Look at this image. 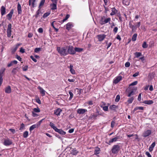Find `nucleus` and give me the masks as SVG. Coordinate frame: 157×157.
I'll list each match as a JSON object with an SVG mask.
<instances>
[{
  "instance_id": "nucleus-56",
  "label": "nucleus",
  "mask_w": 157,
  "mask_h": 157,
  "mask_svg": "<svg viewBox=\"0 0 157 157\" xmlns=\"http://www.w3.org/2000/svg\"><path fill=\"white\" fill-rule=\"evenodd\" d=\"M12 25L10 23L8 25V28L7 30H11Z\"/></svg>"
},
{
  "instance_id": "nucleus-6",
  "label": "nucleus",
  "mask_w": 157,
  "mask_h": 157,
  "mask_svg": "<svg viewBox=\"0 0 157 157\" xmlns=\"http://www.w3.org/2000/svg\"><path fill=\"white\" fill-rule=\"evenodd\" d=\"M151 133V131L150 130H147L144 131L143 133L142 136L144 137H146L149 136Z\"/></svg>"
},
{
  "instance_id": "nucleus-1",
  "label": "nucleus",
  "mask_w": 157,
  "mask_h": 157,
  "mask_svg": "<svg viewBox=\"0 0 157 157\" xmlns=\"http://www.w3.org/2000/svg\"><path fill=\"white\" fill-rule=\"evenodd\" d=\"M67 46L61 48L57 47V50L58 53L62 56H66L67 55Z\"/></svg>"
},
{
  "instance_id": "nucleus-17",
  "label": "nucleus",
  "mask_w": 157,
  "mask_h": 157,
  "mask_svg": "<svg viewBox=\"0 0 157 157\" xmlns=\"http://www.w3.org/2000/svg\"><path fill=\"white\" fill-rule=\"evenodd\" d=\"M21 44H17L15 45L14 48H13L12 49L11 52L12 54H14L15 52L17 50L19 46Z\"/></svg>"
},
{
  "instance_id": "nucleus-28",
  "label": "nucleus",
  "mask_w": 157,
  "mask_h": 157,
  "mask_svg": "<svg viewBox=\"0 0 157 157\" xmlns=\"http://www.w3.org/2000/svg\"><path fill=\"white\" fill-rule=\"evenodd\" d=\"M73 66L71 64L69 67V68L70 69V71L71 74H75V70L73 69Z\"/></svg>"
},
{
  "instance_id": "nucleus-47",
  "label": "nucleus",
  "mask_w": 157,
  "mask_h": 157,
  "mask_svg": "<svg viewBox=\"0 0 157 157\" xmlns=\"http://www.w3.org/2000/svg\"><path fill=\"white\" fill-rule=\"evenodd\" d=\"M142 47L143 48H146L148 47V45L147 44L146 42H144L142 45Z\"/></svg>"
},
{
  "instance_id": "nucleus-2",
  "label": "nucleus",
  "mask_w": 157,
  "mask_h": 157,
  "mask_svg": "<svg viewBox=\"0 0 157 157\" xmlns=\"http://www.w3.org/2000/svg\"><path fill=\"white\" fill-rule=\"evenodd\" d=\"M111 21V18L110 17L105 18V17L103 16L101 17L99 21V23L101 25H103L105 24L109 23V24H110V21Z\"/></svg>"
},
{
  "instance_id": "nucleus-41",
  "label": "nucleus",
  "mask_w": 157,
  "mask_h": 157,
  "mask_svg": "<svg viewBox=\"0 0 157 157\" xmlns=\"http://www.w3.org/2000/svg\"><path fill=\"white\" fill-rule=\"evenodd\" d=\"M11 30H7V36L8 37H10L11 36Z\"/></svg>"
},
{
  "instance_id": "nucleus-33",
  "label": "nucleus",
  "mask_w": 157,
  "mask_h": 157,
  "mask_svg": "<svg viewBox=\"0 0 157 157\" xmlns=\"http://www.w3.org/2000/svg\"><path fill=\"white\" fill-rule=\"evenodd\" d=\"M49 125L55 130L57 128L55 126V124L52 122H50Z\"/></svg>"
},
{
  "instance_id": "nucleus-22",
  "label": "nucleus",
  "mask_w": 157,
  "mask_h": 157,
  "mask_svg": "<svg viewBox=\"0 0 157 157\" xmlns=\"http://www.w3.org/2000/svg\"><path fill=\"white\" fill-rule=\"evenodd\" d=\"M62 111L61 109L60 108H58L54 111V114L57 116H59L60 112Z\"/></svg>"
},
{
  "instance_id": "nucleus-58",
  "label": "nucleus",
  "mask_w": 157,
  "mask_h": 157,
  "mask_svg": "<svg viewBox=\"0 0 157 157\" xmlns=\"http://www.w3.org/2000/svg\"><path fill=\"white\" fill-rule=\"evenodd\" d=\"M41 50V48H36L34 50V51L36 52H38Z\"/></svg>"
},
{
  "instance_id": "nucleus-4",
  "label": "nucleus",
  "mask_w": 157,
  "mask_h": 157,
  "mask_svg": "<svg viewBox=\"0 0 157 157\" xmlns=\"http://www.w3.org/2000/svg\"><path fill=\"white\" fill-rule=\"evenodd\" d=\"M67 55L68 54L71 55H74L75 54V48L74 49L72 46L70 45L68 47L67 46Z\"/></svg>"
},
{
  "instance_id": "nucleus-54",
  "label": "nucleus",
  "mask_w": 157,
  "mask_h": 157,
  "mask_svg": "<svg viewBox=\"0 0 157 157\" xmlns=\"http://www.w3.org/2000/svg\"><path fill=\"white\" fill-rule=\"evenodd\" d=\"M28 66H25L24 67H22V70L24 71H26L28 69Z\"/></svg>"
},
{
  "instance_id": "nucleus-40",
  "label": "nucleus",
  "mask_w": 157,
  "mask_h": 157,
  "mask_svg": "<svg viewBox=\"0 0 157 157\" xmlns=\"http://www.w3.org/2000/svg\"><path fill=\"white\" fill-rule=\"evenodd\" d=\"M50 13H51L50 11H49L48 12L44 13L43 15V17L44 18L46 17L50 14Z\"/></svg>"
},
{
  "instance_id": "nucleus-13",
  "label": "nucleus",
  "mask_w": 157,
  "mask_h": 157,
  "mask_svg": "<svg viewBox=\"0 0 157 157\" xmlns=\"http://www.w3.org/2000/svg\"><path fill=\"white\" fill-rule=\"evenodd\" d=\"M73 26V24L72 22H70L67 23L65 27L67 30H69Z\"/></svg>"
},
{
  "instance_id": "nucleus-18",
  "label": "nucleus",
  "mask_w": 157,
  "mask_h": 157,
  "mask_svg": "<svg viewBox=\"0 0 157 157\" xmlns=\"http://www.w3.org/2000/svg\"><path fill=\"white\" fill-rule=\"evenodd\" d=\"M38 88L39 90H40V93L42 94V96H44L45 94V91L40 86H39Z\"/></svg>"
},
{
  "instance_id": "nucleus-11",
  "label": "nucleus",
  "mask_w": 157,
  "mask_h": 157,
  "mask_svg": "<svg viewBox=\"0 0 157 157\" xmlns=\"http://www.w3.org/2000/svg\"><path fill=\"white\" fill-rule=\"evenodd\" d=\"M12 144V141L9 139L5 140L4 142V144L6 146L10 145Z\"/></svg>"
},
{
  "instance_id": "nucleus-3",
  "label": "nucleus",
  "mask_w": 157,
  "mask_h": 157,
  "mask_svg": "<svg viewBox=\"0 0 157 157\" xmlns=\"http://www.w3.org/2000/svg\"><path fill=\"white\" fill-rule=\"evenodd\" d=\"M120 146L118 144L114 145L111 149V151L113 154H117L120 150Z\"/></svg>"
},
{
  "instance_id": "nucleus-20",
  "label": "nucleus",
  "mask_w": 157,
  "mask_h": 157,
  "mask_svg": "<svg viewBox=\"0 0 157 157\" xmlns=\"http://www.w3.org/2000/svg\"><path fill=\"white\" fill-rule=\"evenodd\" d=\"M154 103L153 101L152 100H145L144 101L143 103L148 105H150Z\"/></svg>"
},
{
  "instance_id": "nucleus-51",
  "label": "nucleus",
  "mask_w": 157,
  "mask_h": 157,
  "mask_svg": "<svg viewBox=\"0 0 157 157\" xmlns=\"http://www.w3.org/2000/svg\"><path fill=\"white\" fill-rule=\"evenodd\" d=\"M69 93L70 95V97L69 98V100H71L72 98L73 97V94L71 91H69Z\"/></svg>"
},
{
  "instance_id": "nucleus-36",
  "label": "nucleus",
  "mask_w": 157,
  "mask_h": 157,
  "mask_svg": "<svg viewBox=\"0 0 157 157\" xmlns=\"http://www.w3.org/2000/svg\"><path fill=\"white\" fill-rule=\"evenodd\" d=\"M134 55L136 58H138L142 55V53L140 52H136L134 53Z\"/></svg>"
},
{
  "instance_id": "nucleus-43",
  "label": "nucleus",
  "mask_w": 157,
  "mask_h": 157,
  "mask_svg": "<svg viewBox=\"0 0 157 157\" xmlns=\"http://www.w3.org/2000/svg\"><path fill=\"white\" fill-rule=\"evenodd\" d=\"M101 107L105 111H108V106H101Z\"/></svg>"
},
{
  "instance_id": "nucleus-14",
  "label": "nucleus",
  "mask_w": 157,
  "mask_h": 157,
  "mask_svg": "<svg viewBox=\"0 0 157 157\" xmlns=\"http://www.w3.org/2000/svg\"><path fill=\"white\" fill-rule=\"evenodd\" d=\"M13 13V10L12 9L10 10V12L6 16L7 17V19H8V20L10 21L11 19L12 15Z\"/></svg>"
},
{
  "instance_id": "nucleus-53",
  "label": "nucleus",
  "mask_w": 157,
  "mask_h": 157,
  "mask_svg": "<svg viewBox=\"0 0 157 157\" xmlns=\"http://www.w3.org/2000/svg\"><path fill=\"white\" fill-rule=\"evenodd\" d=\"M137 29V28H136L135 25H134L132 28V31L133 32H135Z\"/></svg>"
},
{
  "instance_id": "nucleus-63",
  "label": "nucleus",
  "mask_w": 157,
  "mask_h": 157,
  "mask_svg": "<svg viewBox=\"0 0 157 157\" xmlns=\"http://www.w3.org/2000/svg\"><path fill=\"white\" fill-rule=\"evenodd\" d=\"M115 122L114 121H113L111 122V127L113 128L114 127Z\"/></svg>"
},
{
  "instance_id": "nucleus-44",
  "label": "nucleus",
  "mask_w": 157,
  "mask_h": 157,
  "mask_svg": "<svg viewBox=\"0 0 157 157\" xmlns=\"http://www.w3.org/2000/svg\"><path fill=\"white\" fill-rule=\"evenodd\" d=\"M35 1L36 0H29V6H30L31 5V4H30V1H32V6L33 7H34L35 6H34V2H35Z\"/></svg>"
},
{
  "instance_id": "nucleus-39",
  "label": "nucleus",
  "mask_w": 157,
  "mask_h": 157,
  "mask_svg": "<svg viewBox=\"0 0 157 157\" xmlns=\"http://www.w3.org/2000/svg\"><path fill=\"white\" fill-rule=\"evenodd\" d=\"M18 68V67H17L13 68V69L12 73L13 74L15 75L16 74L17 72L18 71L17 70V69Z\"/></svg>"
},
{
  "instance_id": "nucleus-64",
  "label": "nucleus",
  "mask_w": 157,
  "mask_h": 157,
  "mask_svg": "<svg viewBox=\"0 0 157 157\" xmlns=\"http://www.w3.org/2000/svg\"><path fill=\"white\" fill-rule=\"evenodd\" d=\"M145 154L148 157H151V155L150 154L149 152L146 151V152Z\"/></svg>"
},
{
  "instance_id": "nucleus-9",
  "label": "nucleus",
  "mask_w": 157,
  "mask_h": 157,
  "mask_svg": "<svg viewBox=\"0 0 157 157\" xmlns=\"http://www.w3.org/2000/svg\"><path fill=\"white\" fill-rule=\"evenodd\" d=\"M106 36V35L104 34H99L97 36V38L99 41H101L104 40Z\"/></svg>"
},
{
  "instance_id": "nucleus-48",
  "label": "nucleus",
  "mask_w": 157,
  "mask_h": 157,
  "mask_svg": "<svg viewBox=\"0 0 157 157\" xmlns=\"http://www.w3.org/2000/svg\"><path fill=\"white\" fill-rule=\"evenodd\" d=\"M120 99V97L119 95H117L116 96V98L115 99V101L116 102H118L119 101Z\"/></svg>"
},
{
  "instance_id": "nucleus-23",
  "label": "nucleus",
  "mask_w": 157,
  "mask_h": 157,
  "mask_svg": "<svg viewBox=\"0 0 157 157\" xmlns=\"http://www.w3.org/2000/svg\"><path fill=\"white\" fill-rule=\"evenodd\" d=\"M17 10L18 14H21L22 12V10L21 5L19 3L17 5Z\"/></svg>"
},
{
  "instance_id": "nucleus-49",
  "label": "nucleus",
  "mask_w": 157,
  "mask_h": 157,
  "mask_svg": "<svg viewBox=\"0 0 157 157\" xmlns=\"http://www.w3.org/2000/svg\"><path fill=\"white\" fill-rule=\"evenodd\" d=\"M86 103L90 105H91L93 104V101L91 100L87 102Z\"/></svg>"
},
{
  "instance_id": "nucleus-30",
  "label": "nucleus",
  "mask_w": 157,
  "mask_h": 157,
  "mask_svg": "<svg viewBox=\"0 0 157 157\" xmlns=\"http://www.w3.org/2000/svg\"><path fill=\"white\" fill-rule=\"evenodd\" d=\"M75 53H76V52H81L83 51V49L82 48H80L77 47H75Z\"/></svg>"
},
{
  "instance_id": "nucleus-32",
  "label": "nucleus",
  "mask_w": 157,
  "mask_h": 157,
  "mask_svg": "<svg viewBox=\"0 0 157 157\" xmlns=\"http://www.w3.org/2000/svg\"><path fill=\"white\" fill-rule=\"evenodd\" d=\"M143 110L144 109V107H135L133 110V112H134L136 110Z\"/></svg>"
},
{
  "instance_id": "nucleus-60",
  "label": "nucleus",
  "mask_w": 157,
  "mask_h": 157,
  "mask_svg": "<svg viewBox=\"0 0 157 157\" xmlns=\"http://www.w3.org/2000/svg\"><path fill=\"white\" fill-rule=\"evenodd\" d=\"M24 127V124H23V123H22L21 124V126L19 128V130H21Z\"/></svg>"
},
{
  "instance_id": "nucleus-15",
  "label": "nucleus",
  "mask_w": 157,
  "mask_h": 157,
  "mask_svg": "<svg viewBox=\"0 0 157 157\" xmlns=\"http://www.w3.org/2000/svg\"><path fill=\"white\" fill-rule=\"evenodd\" d=\"M56 132L59 133V134L62 135H64L66 134V132L64 131L63 130L61 129H59L58 128H56V129L55 130Z\"/></svg>"
},
{
  "instance_id": "nucleus-45",
  "label": "nucleus",
  "mask_w": 157,
  "mask_h": 157,
  "mask_svg": "<svg viewBox=\"0 0 157 157\" xmlns=\"http://www.w3.org/2000/svg\"><path fill=\"white\" fill-rule=\"evenodd\" d=\"M29 132L27 131H25L23 133V137L25 138H26L28 136Z\"/></svg>"
},
{
  "instance_id": "nucleus-5",
  "label": "nucleus",
  "mask_w": 157,
  "mask_h": 157,
  "mask_svg": "<svg viewBox=\"0 0 157 157\" xmlns=\"http://www.w3.org/2000/svg\"><path fill=\"white\" fill-rule=\"evenodd\" d=\"M6 69L2 68L0 70V86H1L3 81L2 77Z\"/></svg>"
},
{
  "instance_id": "nucleus-62",
  "label": "nucleus",
  "mask_w": 157,
  "mask_h": 157,
  "mask_svg": "<svg viewBox=\"0 0 157 157\" xmlns=\"http://www.w3.org/2000/svg\"><path fill=\"white\" fill-rule=\"evenodd\" d=\"M16 58L19 61H21L22 60V59L20 56L17 55L16 56Z\"/></svg>"
},
{
  "instance_id": "nucleus-57",
  "label": "nucleus",
  "mask_w": 157,
  "mask_h": 157,
  "mask_svg": "<svg viewBox=\"0 0 157 157\" xmlns=\"http://www.w3.org/2000/svg\"><path fill=\"white\" fill-rule=\"evenodd\" d=\"M130 64L129 62H127L125 64V66L126 67H128L130 66Z\"/></svg>"
},
{
  "instance_id": "nucleus-55",
  "label": "nucleus",
  "mask_w": 157,
  "mask_h": 157,
  "mask_svg": "<svg viewBox=\"0 0 157 157\" xmlns=\"http://www.w3.org/2000/svg\"><path fill=\"white\" fill-rule=\"evenodd\" d=\"M100 149L95 150L94 151V154L97 155L99 153Z\"/></svg>"
},
{
  "instance_id": "nucleus-7",
  "label": "nucleus",
  "mask_w": 157,
  "mask_h": 157,
  "mask_svg": "<svg viewBox=\"0 0 157 157\" xmlns=\"http://www.w3.org/2000/svg\"><path fill=\"white\" fill-rule=\"evenodd\" d=\"M119 136H117L112 139H110L108 143L106 142V143L109 145H110L111 144L113 143V142L117 141L119 139Z\"/></svg>"
},
{
  "instance_id": "nucleus-27",
  "label": "nucleus",
  "mask_w": 157,
  "mask_h": 157,
  "mask_svg": "<svg viewBox=\"0 0 157 157\" xmlns=\"http://www.w3.org/2000/svg\"><path fill=\"white\" fill-rule=\"evenodd\" d=\"M40 9H41L39 8L38 10L36 12V14L34 16L36 18H37L39 16L40 14L41 13Z\"/></svg>"
},
{
  "instance_id": "nucleus-34",
  "label": "nucleus",
  "mask_w": 157,
  "mask_h": 157,
  "mask_svg": "<svg viewBox=\"0 0 157 157\" xmlns=\"http://www.w3.org/2000/svg\"><path fill=\"white\" fill-rule=\"evenodd\" d=\"M117 107V106L116 105H113L109 106V109L112 110H115Z\"/></svg>"
},
{
  "instance_id": "nucleus-19",
  "label": "nucleus",
  "mask_w": 157,
  "mask_h": 157,
  "mask_svg": "<svg viewBox=\"0 0 157 157\" xmlns=\"http://www.w3.org/2000/svg\"><path fill=\"white\" fill-rule=\"evenodd\" d=\"M111 11L112 12L110 14V15L111 16H113L115 14L118 12V10H117L114 7L112 8Z\"/></svg>"
},
{
  "instance_id": "nucleus-46",
  "label": "nucleus",
  "mask_w": 157,
  "mask_h": 157,
  "mask_svg": "<svg viewBox=\"0 0 157 157\" xmlns=\"http://www.w3.org/2000/svg\"><path fill=\"white\" fill-rule=\"evenodd\" d=\"M34 112L39 113L40 110L38 108H35L33 109V111Z\"/></svg>"
},
{
  "instance_id": "nucleus-10",
  "label": "nucleus",
  "mask_w": 157,
  "mask_h": 157,
  "mask_svg": "<svg viewBox=\"0 0 157 157\" xmlns=\"http://www.w3.org/2000/svg\"><path fill=\"white\" fill-rule=\"evenodd\" d=\"M87 109H77V113L79 114H83L87 112Z\"/></svg>"
},
{
  "instance_id": "nucleus-24",
  "label": "nucleus",
  "mask_w": 157,
  "mask_h": 157,
  "mask_svg": "<svg viewBox=\"0 0 157 157\" xmlns=\"http://www.w3.org/2000/svg\"><path fill=\"white\" fill-rule=\"evenodd\" d=\"M11 90L10 86H8L6 87L5 90V92L6 93L9 94L11 92Z\"/></svg>"
},
{
  "instance_id": "nucleus-21",
  "label": "nucleus",
  "mask_w": 157,
  "mask_h": 157,
  "mask_svg": "<svg viewBox=\"0 0 157 157\" xmlns=\"http://www.w3.org/2000/svg\"><path fill=\"white\" fill-rule=\"evenodd\" d=\"M78 153V151L76 148H73L71 151V154L73 155H76Z\"/></svg>"
},
{
  "instance_id": "nucleus-26",
  "label": "nucleus",
  "mask_w": 157,
  "mask_h": 157,
  "mask_svg": "<svg viewBox=\"0 0 157 157\" xmlns=\"http://www.w3.org/2000/svg\"><path fill=\"white\" fill-rule=\"evenodd\" d=\"M155 142H154L150 146L149 148V151L151 152L153 151V149L155 147Z\"/></svg>"
},
{
  "instance_id": "nucleus-16",
  "label": "nucleus",
  "mask_w": 157,
  "mask_h": 157,
  "mask_svg": "<svg viewBox=\"0 0 157 157\" xmlns=\"http://www.w3.org/2000/svg\"><path fill=\"white\" fill-rule=\"evenodd\" d=\"M6 8L4 6H1L0 10L1 14L2 16L6 14Z\"/></svg>"
},
{
  "instance_id": "nucleus-35",
  "label": "nucleus",
  "mask_w": 157,
  "mask_h": 157,
  "mask_svg": "<svg viewBox=\"0 0 157 157\" xmlns=\"http://www.w3.org/2000/svg\"><path fill=\"white\" fill-rule=\"evenodd\" d=\"M137 34L136 33L134 34L132 36V40L133 41H136V40Z\"/></svg>"
},
{
  "instance_id": "nucleus-29",
  "label": "nucleus",
  "mask_w": 157,
  "mask_h": 157,
  "mask_svg": "<svg viewBox=\"0 0 157 157\" xmlns=\"http://www.w3.org/2000/svg\"><path fill=\"white\" fill-rule=\"evenodd\" d=\"M122 3L125 5L128 6L130 3V0H122Z\"/></svg>"
},
{
  "instance_id": "nucleus-12",
  "label": "nucleus",
  "mask_w": 157,
  "mask_h": 157,
  "mask_svg": "<svg viewBox=\"0 0 157 157\" xmlns=\"http://www.w3.org/2000/svg\"><path fill=\"white\" fill-rule=\"evenodd\" d=\"M122 79V77L121 76H118L115 78L113 81V83L115 84L117 83L120 82Z\"/></svg>"
},
{
  "instance_id": "nucleus-52",
  "label": "nucleus",
  "mask_w": 157,
  "mask_h": 157,
  "mask_svg": "<svg viewBox=\"0 0 157 157\" xmlns=\"http://www.w3.org/2000/svg\"><path fill=\"white\" fill-rule=\"evenodd\" d=\"M138 83V82L137 81H135L129 85V86H134L136 85Z\"/></svg>"
},
{
  "instance_id": "nucleus-38",
  "label": "nucleus",
  "mask_w": 157,
  "mask_h": 157,
  "mask_svg": "<svg viewBox=\"0 0 157 157\" xmlns=\"http://www.w3.org/2000/svg\"><path fill=\"white\" fill-rule=\"evenodd\" d=\"M45 2V0H41L39 6L38 8L41 9V6H43L44 3Z\"/></svg>"
},
{
  "instance_id": "nucleus-42",
  "label": "nucleus",
  "mask_w": 157,
  "mask_h": 157,
  "mask_svg": "<svg viewBox=\"0 0 157 157\" xmlns=\"http://www.w3.org/2000/svg\"><path fill=\"white\" fill-rule=\"evenodd\" d=\"M37 128L35 124H33L29 128V130L30 131H31L33 130L34 128Z\"/></svg>"
},
{
  "instance_id": "nucleus-50",
  "label": "nucleus",
  "mask_w": 157,
  "mask_h": 157,
  "mask_svg": "<svg viewBox=\"0 0 157 157\" xmlns=\"http://www.w3.org/2000/svg\"><path fill=\"white\" fill-rule=\"evenodd\" d=\"M70 16V15L69 14H67L66 15L65 18L63 19V22H64L66 21L69 17Z\"/></svg>"
},
{
  "instance_id": "nucleus-25",
  "label": "nucleus",
  "mask_w": 157,
  "mask_h": 157,
  "mask_svg": "<svg viewBox=\"0 0 157 157\" xmlns=\"http://www.w3.org/2000/svg\"><path fill=\"white\" fill-rule=\"evenodd\" d=\"M135 98L134 96H132L131 97L129 98L127 101V102L128 104L132 103Z\"/></svg>"
},
{
  "instance_id": "nucleus-61",
  "label": "nucleus",
  "mask_w": 157,
  "mask_h": 157,
  "mask_svg": "<svg viewBox=\"0 0 157 157\" xmlns=\"http://www.w3.org/2000/svg\"><path fill=\"white\" fill-rule=\"evenodd\" d=\"M118 29L117 27H115L113 30V32L114 33H116L117 32Z\"/></svg>"
},
{
  "instance_id": "nucleus-31",
  "label": "nucleus",
  "mask_w": 157,
  "mask_h": 157,
  "mask_svg": "<svg viewBox=\"0 0 157 157\" xmlns=\"http://www.w3.org/2000/svg\"><path fill=\"white\" fill-rule=\"evenodd\" d=\"M135 94V93L133 90L130 92H128L127 94V96L128 97H131Z\"/></svg>"
},
{
  "instance_id": "nucleus-59",
  "label": "nucleus",
  "mask_w": 157,
  "mask_h": 157,
  "mask_svg": "<svg viewBox=\"0 0 157 157\" xmlns=\"http://www.w3.org/2000/svg\"><path fill=\"white\" fill-rule=\"evenodd\" d=\"M30 57L31 58V59L34 61V62H37V60L36 59H35L34 57L32 56H30Z\"/></svg>"
},
{
  "instance_id": "nucleus-37",
  "label": "nucleus",
  "mask_w": 157,
  "mask_h": 157,
  "mask_svg": "<svg viewBox=\"0 0 157 157\" xmlns=\"http://www.w3.org/2000/svg\"><path fill=\"white\" fill-rule=\"evenodd\" d=\"M52 6L51 9L52 10H56L57 9L56 3H53L51 5Z\"/></svg>"
},
{
  "instance_id": "nucleus-8",
  "label": "nucleus",
  "mask_w": 157,
  "mask_h": 157,
  "mask_svg": "<svg viewBox=\"0 0 157 157\" xmlns=\"http://www.w3.org/2000/svg\"><path fill=\"white\" fill-rule=\"evenodd\" d=\"M99 115H100L99 112L97 111L95 113L91 114L90 115V117L91 119H96L97 117Z\"/></svg>"
}]
</instances>
